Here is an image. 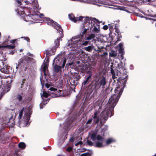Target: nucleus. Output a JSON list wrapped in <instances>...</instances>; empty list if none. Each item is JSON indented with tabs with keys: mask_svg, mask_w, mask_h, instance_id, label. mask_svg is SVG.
Masks as SVG:
<instances>
[{
	"mask_svg": "<svg viewBox=\"0 0 156 156\" xmlns=\"http://www.w3.org/2000/svg\"><path fill=\"white\" fill-rule=\"evenodd\" d=\"M14 156H20V155L17 153L16 152L14 154Z\"/></svg>",
	"mask_w": 156,
	"mask_h": 156,
	"instance_id": "338daca9",
	"label": "nucleus"
},
{
	"mask_svg": "<svg viewBox=\"0 0 156 156\" xmlns=\"http://www.w3.org/2000/svg\"><path fill=\"white\" fill-rule=\"evenodd\" d=\"M77 40L73 41L72 39L68 41L67 44V46L69 47H72L73 48L79 47L78 45Z\"/></svg>",
	"mask_w": 156,
	"mask_h": 156,
	"instance_id": "9b49d317",
	"label": "nucleus"
},
{
	"mask_svg": "<svg viewBox=\"0 0 156 156\" xmlns=\"http://www.w3.org/2000/svg\"><path fill=\"white\" fill-rule=\"evenodd\" d=\"M2 47H3V48H6L9 49H13L15 47V46L14 45H3Z\"/></svg>",
	"mask_w": 156,
	"mask_h": 156,
	"instance_id": "c9c22d12",
	"label": "nucleus"
},
{
	"mask_svg": "<svg viewBox=\"0 0 156 156\" xmlns=\"http://www.w3.org/2000/svg\"><path fill=\"white\" fill-rule=\"evenodd\" d=\"M94 46L93 45L91 44L88 47H85L84 49L87 51L91 52L94 49Z\"/></svg>",
	"mask_w": 156,
	"mask_h": 156,
	"instance_id": "412c9836",
	"label": "nucleus"
},
{
	"mask_svg": "<svg viewBox=\"0 0 156 156\" xmlns=\"http://www.w3.org/2000/svg\"><path fill=\"white\" fill-rule=\"evenodd\" d=\"M22 1L23 2L25 3L28 2L32 4H34L35 3V0H22Z\"/></svg>",
	"mask_w": 156,
	"mask_h": 156,
	"instance_id": "7c9ffc66",
	"label": "nucleus"
},
{
	"mask_svg": "<svg viewBox=\"0 0 156 156\" xmlns=\"http://www.w3.org/2000/svg\"><path fill=\"white\" fill-rule=\"evenodd\" d=\"M115 141V140L111 138H109L107 139L106 141V144L107 145L110 144L113 142Z\"/></svg>",
	"mask_w": 156,
	"mask_h": 156,
	"instance_id": "a878e982",
	"label": "nucleus"
},
{
	"mask_svg": "<svg viewBox=\"0 0 156 156\" xmlns=\"http://www.w3.org/2000/svg\"><path fill=\"white\" fill-rule=\"evenodd\" d=\"M111 73L112 75V78L113 79L114 78H117L116 77L115 73L114 71V70L112 68H111Z\"/></svg>",
	"mask_w": 156,
	"mask_h": 156,
	"instance_id": "2f4dec72",
	"label": "nucleus"
},
{
	"mask_svg": "<svg viewBox=\"0 0 156 156\" xmlns=\"http://www.w3.org/2000/svg\"><path fill=\"white\" fill-rule=\"evenodd\" d=\"M91 139L93 141H95L96 139L98 141L96 143L94 147H97L100 148L103 147V143L104 138L100 135H97L96 133H93L90 135Z\"/></svg>",
	"mask_w": 156,
	"mask_h": 156,
	"instance_id": "39448f33",
	"label": "nucleus"
},
{
	"mask_svg": "<svg viewBox=\"0 0 156 156\" xmlns=\"http://www.w3.org/2000/svg\"><path fill=\"white\" fill-rule=\"evenodd\" d=\"M77 40V41L78 45H79V47L81 46L82 45V44L83 43V41L80 39H78Z\"/></svg>",
	"mask_w": 156,
	"mask_h": 156,
	"instance_id": "a19ab883",
	"label": "nucleus"
},
{
	"mask_svg": "<svg viewBox=\"0 0 156 156\" xmlns=\"http://www.w3.org/2000/svg\"><path fill=\"white\" fill-rule=\"evenodd\" d=\"M95 37V35L94 34H91L89 35L88 36L85 37V39L87 40H91L93 39Z\"/></svg>",
	"mask_w": 156,
	"mask_h": 156,
	"instance_id": "4be33fe9",
	"label": "nucleus"
},
{
	"mask_svg": "<svg viewBox=\"0 0 156 156\" xmlns=\"http://www.w3.org/2000/svg\"><path fill=\"white\" fill-rule=\"evenodd\" d=\"M36 62V61L33 58L30 57L27 55H23L19 60L17 64H16V68L17 70L21 69L25 71L27 69H30V63L35 64Z\"/></svg>",
	"mask_w": 156,
	"mask_h": 156,
	"instance_id": "7ed1b4c3",
	"label": "nucleus"
},
{
	"mask_svg": "<svg viewBox=\"0 0 156 156\" xmlns=\"http://www.w3.org/2000/svg\"><path fill=\"white\" fill-rule=\"evenodd\" d=\"M21 38H24L25 40H26L27 42L30 41V39L29 37H21Z\"/></svg>",
	"mask_w": 156,
	"mask_h": 156,
	"instance_id": "49530a36",
	"label": "nucleus"
},
{
	"mask_svg": "<svg viewBox=\"0 0 156 156\" xmlns=\"http://www.w3.org/2000/svg\"><path fill=\"white\" fill-rule=\"evenodd\" d=\"M50 22H48V24H49V23H50V24H52V26L54 27L55 29H56L57 28L56 26L57 27V25H59L56 22L52 20H50Z\"/></svg>",
	"mask_w": 156,
	"mask_h": 156,
	"instance_id": "cd10ccee",
	"label": "nucleus"
},
{
	"mask_svg": "<svg viewBox=\"0 0 156 156\" xmlns=\"http://www.w3.org/2000/svg\"><path fill=\"white\" fill-rule=\"evenodd\" d=\"M24 108H23L21 109V111L20 112L19 116H18V119L19 120H20V119H21L23 116V112L24 111Z\"/></svg>",
	"mask_w": 156,
	"mask_h": 156,
	"instance_id": "473e14b6",
	"label": "nucleus"
},
{
	"mask_svg": "<svg viewBox=\"0 0 156 156\" xmlns=\"http://www.w3.org/2000/svg\"><path fill=\"white\" fill-rule=\"evenodd\" d=\"M18 146L21 149H24L26 147V144L24 143L21 142L18 144Z\"/></svg>",
	"mask_w": 156,
	"mask_h": 156,
	"instance_id": "393cba45",
	"label": "nucleus"
},
{
	"mask_svg": "<svg viewBox=\"0 0 156 156\" xmlns=\"http://www.w3.org/2000/svg\"><path fill=\"white\" fill-rule=\"evenodd\" d=\"M74 65V63L73 62H71V63H67L66 65V67H68L69 66H70V67L73 68V65Z\"/></svg>",
	"mask_w": 156,
	"mask_h": 156,
	"instance_id": "58836bf2",
	"label": "nucleus"
},
{
	"mask_svg": "<svg viewBox=\"0 0 156 156\" xmlns=\"http://www.w3.org/2000/svg\"><path fill=\"white\" fill-rule=\"evenodd\" d=\"M90 42L89 40H87L86 41H83V43L82 44V45L83 46H87L88 44H90Z\"/></svg>",
	"mask_w": 156,
	"mask_h": 156,
	"instance_id": "4c0bfd02",
	"label": "nucleus"
},
{
	"mask_svg": "<svg viewBox=\"0 0 156 156\" xmlns=\"http://www.w3.org/2000/svg\"><path fill=\"white\" fill-rule=\"evenodd\" d=\"M108 26L109 27L110 31H112L113 30V25H112L111 24H108Z\"/></svg>",
	"mask_w": 156,
	"mask_h": 156,
	"instance_id": "de8ad7c7",
	"label": "nucleus"
},
{
	"mask_svg": "<svg viewBox=\"0 0 156 156\" xmlns=\"http://www.w3.org/2000/svg\"><path fill=\"white\" fill-rule=\"evenodd\" d=\"M92 24H99L100 22L99 20L97 19L96 18H92Z\"/></svg>",
	"mask_w": 156,
	"mask_h": 156,
	"instance_id": "72a5a7b5",
	"label": "nucleus"
},
{
	"mask_svg": "<svg viewBox=\"0 0 156 156\" xmlns=\"http://www.w3.org/2000/svg\"><path fill=\"white\" fill-rule=\"evenodd\" d=\"M115 105V104L113 102H110L109 100L108 106L100 113V118L98 116L99 112L96 111L94 112L93 117L94 123H98L100 121L101 126L103 125L107 120L109 116L110 117L114 115V108Z\"/></svg>",
	"mask_w": 156,
	"mask_h": 156,
	"instance_id": "f257e3e1",
	"label": "nucleus"
},
{
	"mask_svg": "<svg viewBox=\"0 0 156 156\" xmlns=\"http://www.w3.org/2000/svg\"><path fill=\"white\" fill-rule=\"evenodd\" d=\"M17 40V39L12 40L10 41V43L13 44H14L16 41Z\"/></svg>",
	"mask_w": 156,
	"mask_h": 156,
	"instance_id": "6e6d98bb",
	"label": "nucleus"
},
{
	"mask_svg": "<svg viewBox=\"0 0 156 156\" xmlns=\"http://www.w3.org/2000/svg\"><path fill=\"white\" fill-rule=\"evenodd\" d=\"M84 27V26L83 27L82 30V31L81 32L80 34L78 35L79 38H82L83 37L84 35L87 32V31L90 30L89 27Z\"/></svg>",
	"mask_w": 156,
	"mask_h": 156,
	"instance_id": "a211bd4d",
	"label": "nucleus"
},
{
	"mask_svg": "<svg viewBox=\"0 0 156 156\" xmlns=\"http://www.w3.org/2000/svg\"><path fill=\"white\" fill-rule=\"evenodd\" d=\"M49 90L53 92H52L51 93L52 94V97H59L60 96H61L62 95H65L64 94V92L66 93V92L67 93V91L63 90L62 91L61 90L58 89L57 88H55L53 87H51L50 88Z\"/></svg>",
	"mask_w": 156,
	"mask_h": 156,
	"instance_id": "423d86ee",
	"label": "nucleus"
},
{
	"mask_svg": "<svg viewBox=\"0 0 156 156\" xmlns=\"http://www.w3.org/2000/svg\"><path fill=\"white\" fill-rule=\"evenodd\" d=\"M25 81H26V79H23L21 81L19 82L18 83V86L20 85V88L21 90H22V89L23 87V85H24V83H25Z\"/></svg>",
	"mask_w": 156,
	"mask_h": 156,
	"instance_id": "c756f323",
	"label": "nucleus"
},
{
	"mask_svg": "<svg viewBox=\"0 0 156 156\" xmlns=\"http://www.w3.org/2000/svg\"><path fill=\"white\" fill-rule=\"evenodd\" d=\"M43 71L44 73V75L47 76V73L48 72V66L47 64H44L43 66Z\"/></svg>",
	"mask_w": 156,
	"mask_h": 156,
	"instance_id": "b1692460",
	"label": "nucleus"
},
{
	"mask_svg": "<svg viewBox=\"0 0 156 156\" xmlns=\"http://www.w3.org/2000/svg\"><path fill=\"white\" fill-rule=\"evenodd\" d=\"M122 46H123L122 43H120L119 44V48H123Z\"/></svg>",
	"mask_w": 156,
	"mask_h": 156,
	"instance_id": "052dcab7",
	"label": "nucleus"
},
{
	"mask_svg": "<svg viewBox=\"0 0 156 156\" xmlns=\"http://www.w3.org/2000/svg\"><path fill=\"white\" fill-rule=\"evenodd\" d=\"M55 64L54 66L53 70L56 73H58L61 70V68H64L66 61L65 58L64 53L61 52L55 58L54 60Z\"/></svg>",
	"mask_w": 156,
	"mask_h": 156,
	"instance_id": "20e7f679",
	"label": "nucleus"
},
{
	"mask_svg": "<svg viewBox=\"0 0 156 156\" xmlns=\"http://www.w3.org/2000/svg\"><path fill=\"white\" fill-rule=\"evenodd\" d=\"M101 87L98 81H95L94 84V82H91L88 86L89 88H91L92 91L94 90L96 91L98 90Z\"/></svg>",
	"mask_w": 156,
	"mask_h": 156,
	"instance_id": "0eeeda50",
	"label": "nucleus"
},
{
	"mask_svg": "<svg viewBox=\"0 0 156 156\" xmlns=\"http://www.w3.org/2000/svg\"><path fill=\"white\" fill-rule=\"evenodd\" d=\"M118 68L120 70V71H123V73H125L124 71L126 70V69L124 66V65L122 62H121L119 64H118Z\"/></svg>",
	"mask_w": 156,
	"mask_h": 156,
	"instance_id": "aec40b11",
	"label": "nucleus"
},
{
	"mask_svg": "<svg viewBox=\"0 0 156 156\" xmlns=\"http://www.w3.org/2000/svg\"><path fill=\"white\" fill-rule=\"evenodd\" d=\"M117 53L116 51L112 50L111 52L109 53V56L110 57H115L117 56Z\"/></svg>",
	"mask_w": 156,
	"mask_h": 156,
	"instance_id": "bb28decb",
	"label": "nucleus"
},
{
	"mask_svg": "<svg viewBox=\"0 0 156 156\" xmlns=\"http://www.w3.org/2000/svg\"><path fill=\"white\" fill-rule=\"evenodd\" d=\"M69 81H70V84L71 85L73 86L74 87H75L77 84V81L74 80L72 78L70 80H69Z\"/></svg>",
	"mask_w": 156,
	"mask_h": 156,
	"instance_id": "5701e85b",
	"label": "nucleus"
},
{
	"mask_svg": "<svg viewBox=\"0 0 156 156\" xmlns=\"http://www.w3.org/2000/svg\"><path fill=\"white\" fill-rule=\"evenodd\" d=\"M108 55V53L107 52H104L103 53V54L102 55V56H106V55Z\"/></svg>",
	"mask_w": 156,
	"mask_h": 156,
	"instance_id": "0e129e2a",
	"label": "nucleus"
},
{
	"mask_svg": "<svg viewBox=\"0 0 156 156\" xmlns=\"http://www.w3.org/2000/svg\"><path fill=\"white\" fill-rule=\"evenodd\" d=\"M45 84V87L47 88H48L49 87H50V85L49 84H48V83H46V84Z\"/></svg>",
	"mask_w": 156,
	"mask_h": 156,
	"instance_id": "69168bd1",
	"label": "nucleus"
},
{
	"mask_svg": "<svg viewBox=\"0 0 156 156\" xmlns=\"http://www.w3.org/2000/svg\"><path fill=\"white\" fill-rule=\"evenodd\" d=\"M63 34H62V36L60 37L59 38H57L56 40H55L54 41V43L55 44V46L51 48V50L52 52H53V54H54V53L56 51V49L58 48H59L60 43L59 40L60 38H61L62 37H63Z\"/></svg>",
	"mask_w": 156,
	"mask_h": 156,
	"instance_id": "9d476101",
	"label": "nucleus"
},
{
	"mask_svg": "<svg viewBox=\"0 0 156 156\" xmlns=\"http://www.w3.org/2000/svg\"><path fill=\"white\" fill-rule=\"evenodd\" d=\"M80 156H91V154L88 152L82 154Z\"/></svg>",
	"mask_w": 156,
	"mask_h": 156,
	"instance_id": "a18cd8bd",
	"label": "nucleus"
},
{
	"mask_svg": "<svg viewBox=\"0 0 156 156\" xmlns=\"http://www.w3.org/2000/svg\"><path fill=\"white\" fill-rule=\"evenodd\" d=\"M119 51L120 53H122L123 52V48H119Z\"/></svg>",
	"mask_w": 156,
	"mask_h": 156,
	"instance_id": "864d4df0",
	"label": "nucleus"
},
{
	"mask_svg": "<svg viewBox=\"0 0 156 156\" xmlns=\"http://www.w3.org/2000/svg\"><path fill=\"white\" fill-rule=\"evenodd\" d=\"M92 73L89 71L87 72V74L85 76V80L82 83V85L87 84L91 80Z\"/></svg>",
	"mask_w": 156,
	"mask_h": 156,
	"instance_id": "1a4fd4ad",
	"label": "nucleus"
},
{
	"mask_svg": "<svg viewBox=\"0 0 156 156\" xmlns=\"http://www.w3.org/2000/svg\"><path fill=\"white\" fill-rule=\"evenodd\" d=\"M74 140V138L73 137H71L70 139L69 140V141L70 142H73Z\"/></svg>",
	"mask_w": 156,
	"mask_h": 156,
	"instance_id": "13d9d810",
	"label": "nucleus"
},
{
	"mask_svg": "<svg viewBox=\"0 0 156 156\" xmlns=\"http://www.w3.org/2000/svg\"><path fill=\"white\" fill-rule=\"evenodd\" d=\"M27 55L28 56L30 57H33V55L32 54L30 53V52H27Z\"/></svg>",
	"mask_w": 156,
	"mask_h": 156,
	"instance_id": "4d7b16f0",
	"label": "nucleus"
},
{
	"mask_svg": "<svg viewBox=\"0 0 156 156\" xmlns=\"http://www.w3.org/2000/svg\"><path fill=\"white\" fill-rule=\"evenodd\" d=\"M57 28H56V29L57 30H58L60 32H61V33H63V31L61 26L59 25H57Z\"/></svg>",
	"mask_w": 156,
	"mask_h": 156,
	"instance_id": "79ce46f5",
	"label": "nucleus"
},
{
	"mask_svg": "<svg viewBox=\"0 0 156 156\" xmlns=\"http://www.w3.org/2000/svg\"><path fill=\"white\" fill-rule=\"evenodd\" d=\"M98 81L102 88H105V86L106 85L107 81L105 77L102 76L99 78Z\"/></svg>",
	"mask_w": 156,
	"mask_h": 156,
	"instance_id": "4468645a",
	"label": "nucleus"
},
{
	"mask_svg": "<svg viewBox=\"0 0 156 156\" xmlns=\"http://www.w3.org/2000/svg\"><path fill=\"white\" fill-rule=\"evenodd\" d=\"M108 28V26H107V25H104L103 27V29L105 30H107Z\"/></svg>",
	"mask_w": 156,
	"mask_h": 156,
	"instance_id": "5fc2aeb1",
	"label": "nucleus"
},
{
	"mask_svg": "<svg viewBox=\"0 0 156 156\" xmlns=\"http://www.w3.org/2000/svg\"><path fill=\"white\" fill-rule=\"evenodd\" d=\"M69 19L74 22H76L77 21H81L84 18V17L82 16H80L78 17H75L72 14H69Z\"/></svg>",
	"mask_w": 156,
	"mask_h": 156,
	"instance_id": "f8f14e48",
	"label": "nucleus"
},
{
	"mask_svg": "<svg viewBox=\"0 0 156 156\" xmlns=\"http://www.w3.org/2000/svg\"><path fill=\"white\" fill-rule=\"evenodd\" d=\"M45 105V104H41L40 105V107L41 109H42L43 108V105Z\"/></svg>",
	"mask_w": 156,
	"mask_h": 156,
	"instance_id": "e2e57ef3",
	"label": "nucleus"
},
{
	"mask_svg": "<svg viewBox=\"0 0 156 156\" xmlns=\"http://www.w3.org/2000/svg\"><path fill=\"white\" fill-rule=\"evenodd\" d=\"M128 76V75H126L125 77L122 76L116 80L118 86L115 90V94L112 95L109 98L110 102H113L116 105L126 86Z\"/></svg>",
	"mask_w": 156,
	"mask_h": 156,
	"instance_id": "f03ea898",
	"label": "nucleus"
},
{
	"mask_svg": "<svg viewBox=\"0 0 156 156\" xmlns=\"http://www.w3.org/2000/svg\"><path fill=\"white\" fill-rule=\"evenodd\" d=\"M98 49L96 50L95 48H94V50L95 51L97 52H101L102 51V49L104 48V47L103 46L99 47L98 46Z\"/></svg>",
	"mask_w": 156,
	"mask_h": 156,
	"instance_id": "f704fd0d",
	"label": "nucleus"
},
{
	"mask_svg": "<svg viewBox=\"0 0 156 156\" xmlns=\"http://www.w3.org/2000/svg\"><path fill=\"white\" fill-rule=\"evenodd\" d=\"M72 78L74 80L78 81L81 78V76L79 73H75L73 74L72 77Z\"/></svg>",
	"mask_w": 156,
	"mask_h": 156,
	"instance_id": "6ab92c4d",
	"label": "nucleus"
},
{
	"mask_svg": "<svg viewBox=\"0 0 156 156\" xmlns=\"http://www.w3.org/2000/svg\"><path fill=\"white\" fill-rule=\"evenodd\" d=\"M16 2L18 3L20 5H21L22 4V3H23L22 0H16Z\"/></svg>",
	"mask_w": 156,
	"mask_h": 156,
	"instance_id": "603ef678",
	"label": "nucleus"
},
{
	"mask_svg": "<svg viewBox=\"0 0 156 156\" xmlns=\"http://www.w3.org/2000/svg\"><path fill=\"white\" fill-rule=\"evenodd\" d=\"M9 139L6 133L2 132L0 129V141H4Z\"/></svg>",
	"mask_w": 156,
	"mask_h": 156,
	"instance_id": "f3484780",
	"label": "nucleus"
},
{
	"mask_svg": "<svg viewBox=\"0 0 156 156\" xmlns=\"http://www.w3.org/2000/svg\"><path fill=\"white\" fill-rule=\"evenodd\" d=\"M73 150V148L71 147H69L66 148V151L67 152H70Z\"/></svg>",
	"mask_w": 156,
	"mask_h": 156,
	"instance_id": "c03bdc74",
	"label": "nucleus"
},
{
	"mask_svg": "<svg viewBox=\"0 0 156 156\" xmlns=\"http://www.w3.org/2000/svg\"><path fill=\"white\" fill-rule=\"evenodd\" d=\"M14 103L15 104V105L16 106H20V104L18 102H15Z\"/></svg>",
	"mask_w": 156,
	"mask_h": 156,
	"instance_id": "774afa93",
	"label": "nucleus"
},
{
	"mask_svg": "<svg viewBox=\"0 0 156 156\" xmlns=\"http://www.w3.org/2000/svg\"><path fill=\"white\" fill-rule=\"evenodd\" d=\"M116 26H115V31L118 34V35L119 36V33L120 31L119 29H118L117 28H116Z\"/></svg>",
	"mask_w": 156,
	"mask_h": 156,
	"instance_id": "09e8293b",
	"label": "nucleus"
},
{
	"mask_svg": "<svg viewBox=\"0 0 156 156\" xmlns=\"http://www.w3.org/2000/svg\"><path fill=\"white\" fill-rule=\"evenodd\" d=\"M107 90V89H105V91L104 92V94H103V96H104L103 97V98H106L107 97L106 96V90Z\"/></svg>",
	"mask_w": 156,
	"mask_h": 156,
	"instance_id": "3c124183",
	"label": "nucleus"
},
{
	"mask_svg": "<svg viewBox=\"0 0 156 156\" xmlns=\"http://www.w3.org/2000/svg\"><path fill=\"white\" fill-rule=\"evenodd\" d=\"M43 96L45 98H47L49 96V94L46 92L43 91Z\"/></svg>",
	"mask_w": 156,
	"mask_h": 156,
	"instance_id": "37998d69",
	"label": "nucleus"
},
{
	"mask_svg": "<svg viewBox=\"0 0 156 156\" xmlns=\"http://www.w3.org/2000/svg\"><path fill=\"white\" fill-rule=\"evenodd\" d=\"M51 50H47L45 51V54H46V57L48 58L46 60V61H48L49 60V56H51L53 55V54H51Z\"/></svg>",
	"mask_w": 156,
	"mask_h": 156,
	"instance_id": "c85d7f7f",
	"label": "nucleus"
},
{
	"mask_svg": "<svg viewBox=\"0 0 156 156\" xmlns=\"http://www.w3.org/2000/svg\"><path fill=\"white\" fill-rule=\"evenodd\" d=\"M10 69V67L9 66L5 65L3 68L1 67L0 70L2 73L6 74H9Z\"/></svg>",
	"mask_w": 156,
	"mask_h": 156,
	"instance_id": "dca6fc26",
	"label": "nucleus"
},
{
	"mask_svg": "<svg viewBox=\"0 0 156 156\" xmlns=\"http://www.w3.org/2000/svg\"><path fill=\"white\" fill-rule=\"evenodd\" d=\"M16 98L19 102H21L23 99V97L21 94H17Z\"/></svg>",
	"mask_w": 156,
	"mask_h": 156,
	"instance_id": "e433bc0d",
	"label": "nucleus"
},
{
	"mask_svg": "<svg viewBox=\"0 0 156 156\" xmlns=\"http://www.w3.org/2000/svg\"><path fill=\"white\" fill-rule=\"evenodd\" d=\"M12 80L11 79H10V83H9V81H7L6 83H8L7 84L3 86L1 89L3 93H5L9 91L11 87V83H12Z\"/></svg>",
	"mask_w": 156,
	"mask_h": 156,
	"instance_id": "6e6552de",
	"label": "nucleus"
},
{
	"mask_svg": "<svg viewBox=\"0 0 156 156\" xmlns=\"http://www.w3.org/2000/svg\"><path fill=\"white\" fill-rule=\"evenodd\" d=\"M93 27V31L95 33H98L100 31V24H93L91 25V26L89 27L90 30Z\"/></svg>",
	"mask_w": 156,
	"mask_h": 156,
	"instance_id": "2eb2a0df",
	"label": "nucleus"
},
{
	"mask_svg": "<svg viewBox=\"0 0 156 156\" xmlns=\"http://www.w3.org/2000/svg\"><path fill=\"white\" fill-rule=\"evenodd\" d=\"M86 142L87 145L89 146H92L93 145V143L89 140H87Z\"/></svg>",
	"mask_w": 156,
	"mask_h": 156,
	"instance_id": "ea45409f",
	"label": "nucleus"
},
{
	"mask_svg": "<svg viewBox=\"0 0 156 156\" xmlns=\"http://www.w3.org/2000/svg\"><path fill=\"white\" fill-rule=\"evenodd\" d=\"M84 24H83V26L84 27L89 26L90 27L91 26V25L92 24V18H89L88 17H87L84 18Z\"/></svg>",
	"mask_w": 156,
	"mask_h": 156,
	"instance_id": "ddd939ff",
	"label": "nucleus"
},
{
	"mask_svg": "<svg viewBox=\"0 0 156 156\" xmlns=\"http://www.w3.org/2000/svg\"><path fill=\"white\" fill-rule=\"evenodd\" d=\"M93 120L92 118L90 119L86 122V124H88L91 123Z\"/></svg>",
	"mask_w": 156,
	"mask_h": 156,
	"instance_id": "8fccbe9b",
	"label": "nucleus"
},
{
	"mask_svg": "<svg viewBox=\"0 0 156 156\" xmlns=\"http://www.w3.org/2000/svg\"><path fill=\"white\" fill-rule=\"evenodd\" d=\"M120 74V71L117 70L116 72V75L118 76Z\"/></svg>",
	"mask_w": 156,
	"mask_h": 156,
	"instance_id": "680f3d73",
	"label": "nucleus"
},
{
	"mask_svg": "<svg viewBox=\"0 0 156 156\" xmlns=\"http://www.w3.org/2000/svg\"><path fill=\"white\" fill-rule=\"evenodd\" d=\"M79 144H80V145H82L83 144V143L81 141L78 142L75 145L77 146Z\"/></svg>",
	"mask_w": 156,
	"mask_h": 156,
	"instance_id": "bf43d9fd",
	"label": "nucleus"
}]
</instances>
